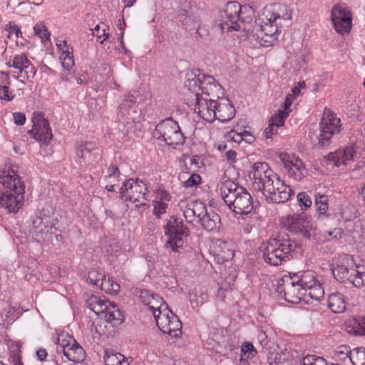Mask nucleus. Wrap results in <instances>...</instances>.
I'll list each match as a JSON object with an SVG mask.
<instances>
[{"label": "nucleus", "mask_w": 365, "mask_h": 365, "mask_svg": "<svg viewBox=\"0 0 365 365\" xmlns=\"http://www.w3.org/2000/svg\"><path fill=\"white\" fill-rule=\"evenodd\" d=\"M251 175H253V187L262 192L268 202L284 203L293 194L290 187L280 180L267 163H255L250 176Z\"/></svg>", "instance_id": "1"}, {"label": "nucleus", "mask_w": 365, "mask_h": 365, "mask_svg": "<svg viewBox=\"0 0 365 365\" xmlns=\"http://www.w3.org/2000/svg\"><path fill=\"white\" fill-rule=\"evenodd\" d=\"M292 17L291 10L284 4H274L264 6L258 19L259 30L257 33L261 39V45L269 46L275 43L282 28Z\"/></svg>", "instance_id": "2"}, {"label": "nucleus", "mask_w": 365, "mask_h": 365, "mask_svg": "<svg viewBox=\"0 0 365 365\" xmlns=\"http://www.w3.org/2000/svg\"><path fill=\"white\" fill-rule=\"evenodd\" d=\"M0 183L9 190L0 192V207L16 213L24 205L25 186L13 170L0 172Z\"/></svg>", "instance_id": "3"}, {"label": "nucleus", "mask_w": 365, "mask_h": 365, "mask_svg": "<svg viewBox=\"0 0 365 365\" xmlns=\"http://www.w3.org/2000/svg\"><path fill=\"white\" fill-rule=\"evenodd\" d=\"M185 87L194 93H199L202 97L220 98L225 95L222 86L212 76L205 75L200 69H193L187 73Z\"/></svg>", "instance_id": "4"}, {"label": "nucleus", "mask_w": 365, "mask_h": 365, "mask_svg": "<svg viewBox=\"0 0 365 365\" xmlns=\"http://www.w3.org/2000/svg\"><path fill=\"white\" fill-rule=\"evenodd\" d=\"M297 244L289 238L277 237L268 240L263 252L264 261L273 266L280 265L292 257Z\"/></svg>", "instance_id": "5"}, {"label": "nucleus", "mask_w": 365, "mask_h": 365, "mask_svg": "<svg viewBox=\"0 0 365 365\" xmlns=\"http://www.w3.org/2000/svg\"><path fill=\"white\" fill-rule=\"evenodd\" d=\"M86 304L96 314L105 318L106 321L113 324V326H118L124 321V315L118 306L107 300L105 297L88 295Z\"/></svg>", "instance_id": "6"}, {"label": "nucleus", "mask_w": 365, "mask_h": 365, "mask_svg": "<svg viewBox=\"0 0 365 365\" xmlns=\"http://www.w3.org/2000/svg\"><path fill=\"white\" fill-rule=\"evenodd\" d=\"M246 9V6H242L237 1L227 2L223 10L220 12L218 27L221 31L229 32L240 30V24L245 21L242 11Z\"/></svg>", "instance_id": "7"}, {"label": "nucleus", "mask_w": 365, "mask_h": 365, "mask_svg": "<svg viewBox=\"0 0 365 365\" xmlns=\"http://www.w3.org/2000/svg\"><path fill=\"white\" fill-rule=\"evenodd\" d=\"M153 136L174 148L183 145L185 140L178 122L172 118H168L159 123L154 130Z\"/></svg>", "instance_id": "8"}, {"label": "nucleus", "mask_w": 365, "mask_h": 365, "mask_svg": "<svg viewBox=\"0 0 365 365\" xmlns=\"http://www.w3.org/2000/svg\"><path fill=\"white\" fill-rule=\"evenodd\" d=\"M165 235L168 237L165 247L174 252H179L184 245L182 237L190 235L189 229L184 225L182 220L171 217L165 226Z\"/></svg>", "instance_id": "9"}, {"label": "nucleus", "mask_w": 365, "mask_h": 365, "mask_svg": "<svg viewBox=\"0 0 365 365\" xmlns=\"http://www.w3.org/2000/svg\"><path fill=\"white\" fill-rule=\"evenodd\" d=\"M340 118L328 108L324 110L319 124L320 133L317 136L318 144L320 146H327L331 143L333 136L341 130Z\"/></svg>", "instance_id": "10"}, {"label": "nucleus", "mask_w": 365, "mask_h": 365, "mask_svg": "<svg viewBox=\"0 0 365 365\" xmlns=\"http://www.w3.org/2000/svg\"><path fill=\"white\" fill-rule=\"evenodd\" d=\"M148 191V185L145 182L130 178L123 182L120 192L122 198L126 201L138 202L135 207L139 208L146 206Z\"/></svg>", "instance_id": "11"}, {"label": "nucleus", "mask_w": 365, "mask_h": 365, "mask_svg": "<svg viewBox=\"0 0 365 365\" xmlns=\"http://www.w3.org/2000/svg\"><path fill=\"white\" fill-rule=\"evenodd\" d=\"M163 309L154 317L159 329L172 337L176 338L182 333V324L178 316L163 305Z\"/></svg>", "instance_id": "12"}, {"label": "nucleus", "mask_w": 365, "mask_h": 365, "mask_svg": "<svg viewBox=\"0 0 365 365\" xmlns=\"http://www.w3.org/2000/svg\"><path fill=\"white\" fill-rule=\"evenodd\" d=\"M304 288L295 282V279L289 272L288 275H284L282 282L278 285L277 291L282 294H284V299L292 304H297L302 300L304 301L306 294Z\"/></svg>", "instance_id": "13"}, {"label": "nucleus", "mask_w": 365, "mask_h": 365, "mask_svg": "<svg viewBox=\"0 0 365 365\" xmlns=\"http://www.w3.org/2000/svg\"><path fill=\"white\" fill-rule=\"evenodd\" d=\"M135 103V97L128 93L125 96L124 99L118 107L119 126L122 125L123 127L122 130L125 134L130 133L135 124L133 115V114L135 113V110L133 109V106Z\"/></svg>", "instance_id": "14"}, {"label": "nucleus", "mask_w": 365, "mask_h": 365, "mask_svg": "<svg viewBox=\"0 0 365 365\" xmlns=\"http://www.w3.org/2000/svg\"><path fill=\"white\" fill-rule=\"evenodd\" d=\"M33 127L29 134L41 145H47L52 138V132L48 120L42 113H36L32 117Z\"/></svg>", "instance_id": "15"}, {"label": "nucleus", "mask_w": 365, "mask_h": 365, "mask_svg": "<svg viewBox=\"0 0 365 365\" xmlns=\"http://www.w3.org/2000/svg\"><path fill=\"white\" fill-rule=\"evenodd\" d=\"M354 260L347 254H340L333 262L331 272L334 278L340 282H346L352 276Z\"/></svg>", "instance_id": "16"}, {"label": "nucleus", "mask_w": 365, "mask_h": 365, "mask_svg": "<svg viewBox=\"0 0 365 365\" xmlns=\"http://www.w3.org/2000/svg\"><path fill=\"white\" fill-rule=\"evenodd\" d=\"M279 158L289 178L300 181L307 175L302 160L294 154L281 153Z\"/></svg>", "instance_id": "17"}, {"label": "nucleus", "mask_w": 365, "mask_h": 365, "mask_svg": "<svg viewBox=\"0 0 365 365\" xmlns=\"http://www.w3.org/2000/svg\"><path fill=\"white\" fill-rule=\"evenodd\" d=\"M284 225L289 232L300 234L307 240H309L314 234L312 223L299 215L287 217L284 222Z\"/></svg>", "instance_id": "18"}, {"label": "nucleus", "mask_w": 365, "mask_h": 365, "mask_svg": "<svg viewBox=\"0 0 365 365\" xmlns=\"http://www.w3.org/2000/svg\"><path fill=\"white\" fill-rule=\"evenodd\" d=\"M351 12L342 6L335 5L331 10V21L336 31L340 34H348L351 29Z\"/></svg>", "instance_id": "19"}, {"label": "nucleus", "mask_w": 365, "mask_h": 365, "mask_svg": "<svg viewBox=\"0 0 365 365\" xmlns=\"http://www.w3.org/2000/svg\"><path fill=\"white\" fill-rule=\"evenodd\" d=\"M195 104L194 110L205 121L212 123L216 120L215 113L216 99L202 97L197 93L195 95Z\"/></svg>", "instance_id": "20"}, {"label": "nucleus", "mask_w": 365, "mask_h": 365, "mask_svg": "<svg viewBox=\"0 0 365 365\" xmlns=\"http://www.w3.org/2000/svg\"><path fill=\"white\" fill-rule=\"evenodd\" d=\"M240 190L239 195L231 201L227 207L236 214L247 215L254 208L253 198L245 188Z\"/></svg>", "instance_id": "21"}, {"label": "nucleus", "mask_w": 365, "mask_h": 365, "mask_svg": "<svg viewBox=\"0 0 365 365\" xmlns=\"http://www.w3.org/2000/svg\"><path fill=\"white\" fill-rule=\"evenodd\" d=\"M183 9L179 14L180 21L185 29L192 31L196 29V33L200 38H202L205 34L200 33L201 28L200 27V19L199 15L192 9V4L191 2L184 5Z\"/></svg>", "instance_id": "22"}, {"label": "nucleus", "mask_w": 365, "mask_h": 365, "mask_svg": "<svg viewBox=\"0 0 365 365\" xmlns=\"http://www.w3.org/2000/svg\"><path fill=\"white\" fill-rule=\"evenodd\" d=\"M207 207L202 202L192 201L187 203L183 210V215L188 223H198L205 215H206Z\"/></svg>", "instance_id": "23"}, {"label": "nucleus", "mask_w": 365, "mask_h": 365, "mask_svg": "<svg viewBox=\"0 0 365 365\" xmlns=\"http://www.w3.org/2000/svg\"><path fill=\"white\" fill-rule=\"evenodd\" d=\"M215 115L216 119L221 122H227L230 120L235 113L234 106L227 98L221 97L217 98L215 101Z\"/></svg>", "instance_id": "24"}, {"label": "nucleus", "mask_w": 365, "mask_h": 365, "mask_svg": "<svg viewBox=\"0 0 365 365\" xmlns=\"http://www.w3.org/2000/svg\"><path fill=\"white\" fill-rule=\"evenodd\" d=\"M220 195L228 205L244 187L230 179H222L218 185Z\"/></svg>", "instance_id": "25"}, {"label": "nucleus", "mask_w": 365, "mask_h": 365, "mask_svg": "<svg viewBox=\"0 0 365 365\" xmlns=\"http://www.w3.org/2000/svg\"><path fill=\"white\" fill-rule=\"evenodd\" d=\"M140 299L142 303L153 312V317L159 313V310L163 309V305H168L158 294H154L148 289L140 291Z\"/></svg>", "instance_id": "26"}, {"label": "nucleus", "mask_w": 365, "mask_h": 365, "mask_svg": "<svg viewBox=\"0 0 365 365\" xmlns=\"http://www.w3.org/2000/svg\"><path fill=\"white\" fill-rule=\"evenodd\" d=\"M354 150L351 147L340 148L334 152L329 153L325 158L328 161L333 163L336 167L341 165H346L349 161L353 160Z\"/></svg>", "instance_id": "27"}, {"label": "nucleus", "mask_w": 365, "mask_h": 365, "mask_svg": "<svg viewBox=\"0 0 365 365\" xmlns=\"http://www.w3.org/2000/svg\"><path fill=\"white\" fill-rule=\"evenodd\" d=\"M71 343V346L68 345L64 348L63 352L64 356L71 361L74 363H79L84 360L86 352L84 349L80 346L73 337H68Z\"/></svg>", "instance_id": "28"}, {"label": "nucleus", "mask_w": 365, "mask_h": 365, "mask_svg": "<svg viewBox=\"0 0 365 365\" xmlns=\"http://www.w3.org/2000/svg\"><path fill=\"white\" fill-rule=\"evenodd\" d=\"M76 153L83 163L91 164L98 155V149L94 143L86 142L78 148Z\"/></svg>", "instance_id": "29"}, {"label": "nucleus", "mask_w": 365, "mask_h": 365, "mask_svg": "<svg viewBox=\"0 0 365 365\" xmlns=\"http://www.w3.org/2000/svg\"><path fill=\"white\" fill-rule=\"evenodd\" d=\"M291 274L295 279V282H297L302 288H304V291H305V293L312 285L315 284V282H317L315 274L312 270L301 271L296 273H291Z\"/></svg>", "instance_id": "30"}, {"label": "nucleus", "mask_w": 365, "mask_h": 365, "mask_svg": "<svg viewBox=\"0 0 365 365\" xmlns=\"http://www.w3.org/2000/svg\"><path fill=\"white\" fill-rule=\"evenodd\" d=\"M9 66L18 69L21 73L24 70L26 73L30 72L32 73V76H34L36 72V68L31 65L25 54L14 56Z\"/></svg>", "instance_id": "31"}, {"label": "nucleus", "mask_w": 365, "mask_h": 365, "mask_svg": "<svg viewBox=\"0 0 365 365\" xmlns=\"http://www.w3.org/2000/svg\"><path fill=\"white\" fill-rule=\"evenodd\" d=\"M346 303L344 296L336 292L329 294L328 298V307L334 313H342L346 310Z\"/></svg>", "instance_id": "32"}, {"label": "nucleus", "mask_w": 365, "mask_h": 365, "mask_svg": "<svg viewBox=\"0 0 365 365\" xmlns=\"http://www.w3.org/2000/svg\"><path fill=\"white\" fill-rule=\"evenodd\" d=\"M201 226L208 232L217 230L220 225V217L215 212H207L199 222Z\"/></svg>", "instance_id": "33"}, {"label": "nucleus", "mask_w": 365, "mask_h": 365, "mask_svg": "<svg viewBox=\"0 0 365 365\" xmlns=\"http://www.w3.org/2000/svg\"><path fill=\"white\" fill-rule=\"evenodd\" d=\"M104 361L106 365H129V362L120 353L113 350H106Z\"/></svg>", "instance_id": "34"}, {"label": "nucleus", "mask_w": 365, "mask_h": 365, "mask_svg": "<svg viewBox=\"0 0 365 365\" xmlns=\"http://www.w3.org/2000/svg\"><path fill=\"white\" fill-rule=\"evenodd\" d=\"M0 74L2 76L0 84V99L6 101H11L14 98V94L9 91V85L11 83L9 76L5 72L1 71Z\"/></svg>", "instance_id": "35"}, {"label": "nucleus", "mask_w": 365, "mask_h": 365, "mask_svg": "<svg viewBox=\"0 0 365 365\" xmlns=\"http://www.w3.org/2000/svg\"><path fill=\"white\" fill-rule=\"evenodd\" d=\"M324 295V288L322 284L317 281L315 284L311 286L309 290H307L304 295V301L309 303V299H314L316 301L320 300Z\"/></svg>", "instance_id": "36"}, {"label": "nucleus", "mask_w": 365, "mask_h": 365, "mask_svg": "<svg viewBox=\"0 0 365 365\" xmlns=\"http://www.w3.org/2000/svg\"><path fill=\"white\" fill-rule=\"evenodd\" d=\"M315 206L319 215L325 216L328 210V196L319 191H316L314 194Z\"/></svg>", "instance_id": "37"}, {"label": "nucleus", "mask_w": 365, "mask_h": 365, "mask_svg": "<svg viewBox=\"0 0 365 365\" xmlns=\"http://www.w3.org/2000/svg\"><path fill=\"white\" fill-rule=\"evenodd\" d=\"M288 357V352H270L267 356V362L269 365H286Z\"/></svg>", "instance_id": "38"}, {"label": "nucleus", "mask_w": 365, "mask_h": 365, "mask_svg": "<svg viewBox=\"0 0 365 365\" xmlns=\"http://www.w3.org/2000/svg\"><path fill=\"white\" fill-rule=\"evenodd\" d=\"M99 287L102 290L110 294H117L120 291V285L110 277L106 278L105 276Z\"/></svg>", "instance_id": "39"}, {"label": "nucleus", "mask_w": 365, "mask_h": 365, "mask_svg": "<svg viewBox=\"0 0 365 365\" xmlns=\"http://www.w3.org/2000/svg\"><path fill=\"white\" fill-rule=\"evenodd\" d=\"M351 277L347 282H351L354 287L361 288L365 286V272H361L356 269L351 271Z\"/></svg>", "instance_id": "40"}, {"label": "nucleus", "mask_w": 365, "mask_h": 365, "mask_svg": "<svg viewBox=\"0 0 365 365\" xmlns=\"http://www.w3.org/2000/svg\"><path fill=\"white\" fill-rule=\"evenodd\" d=\"M353 365H365V349L357 348L354 350L350 356Z\"/></svg>", "instance_id": "41"}, {"label": "nucleus", "mask_w": 365, "mask_h": 365, "mask_svg": "<svg viewBox=\"0 0 365 365\" xmlns=\"http://www.w3.org/2000/svg\"><path fill=\"white\" fill-rule=\"evenodd\" d=\"M71 48H67L66 51H63L61 55L60 58L61 59L62 66L67 70H70L74 65L73 56Z\"/></svg>", "instance_id": "42"}, {"label": "nucleus", "mask_w": 365, "mask_h": 365, "mask_svg": "<svg viewBox=\"0 0 365 365\" xmlns=\"http://www.w3.org/2000/svg\"><path fill=\"white\" fill-rule=\"evenodd\" d=\"M105 275L103 272L92 269L88 273L87 281L91 284L98 287L101 281L104 279Z\"/></svg>", "instance_id": "43"}, {"label": "nucleus", "mask_w": 365, "mask_h": 365, "mask_svg": "<svg viewBox=\"0 0 365 365\" xmlns=\"http://www.w3.org/2000/svg\"><path fill=\"white\" fill-rule=\"evenodd\" d=\"M289 112L284 110H279L272 118L269 120L271 125H273L277 129L279 127L282 126L284 123V120L287 117Z\"/></svg>", "instance_id": "44"}, {"label": "nucleus", "mask_w": 365, "mask_h": 365, "mask_svg": "<svg viewBox=\"0 0 365 365\" xmlns=\"http://www.w3.org/2000/svg\"><path fill=\"white\" fill-rule=\"evenodd\" d=\"M34 31L35 34L38 36L42 41L49 40L50 33L44 24L41 23L36 24L34 27Z\"/></svg>", "instance_id": "45"}, {"label": "nucleus", "mask_w": 365, "mask_h": 365, "mask_svg": "<svg viewBox=\"0 0 365 365\" xmlns=\"http://www.w3.org/2000/svg\"><path fill=\"white\" fill-rule=\"evenodd\" d=\"M352 352L350 351V348L347 346H341L334 351V356L341 361H345L349 359Z\"/></svg>", "instance_id": "46"}, {"label": "nucleus", "mask_w": 365, "mask_h": 365, "mask_svg": "<svg viewBox=\"0 0 365 365\" xmlns=\"http://www.w3.org/2000/svg\"><path fill=\"white\" fill-rule=\"evenodd\" d=\"M302 365H327V363L324 358L312 355L303 358Z\"/></svg>", "instance_id": "47"}, {"label": "nucleus", "mask_w": 365, "mask_h": 365, "mask_svg": "<svg viewBox=\"0 0 365 365\" xmlns=\"http://www.w3.org/2000/svg\"><path fill=\"white\" fill-rule=\"evenodd\" d=\"M297 201L299 202V205L302 210H307L310 207L312 204L310 197L305 192H299L297 195Z\"/></svg>", "instance_id": "48"}, {"label": "nucleus", "mask_w": 365, "mask_h": 365, "mask_svg": "<svg viewBox=\"0 0 365 365\" xmlns=\"http://www.w3.org/2000/svg\"><path fill=\"white\" fill-rule=\"evenodd\" d=\"M153 204L154 206L153 214L158 218H160L161 215L165 213L168 208V204L165 202H160L156 200H153Z\"/></svg>", "instance_id": "49"}, {"label": "nucleus", "mask_w": 365, "mask_h": 365, "mask_svg": "<svg viewBox=\"0 0 365 365\" xmlns=\"http://www.w3.org/2000/svg\"><path fill=\"white\" fill-rule=\"evenodd\" d=\"M200 162L199 158L195 156L189 158V167L187 166V163L185 164L186 173H195L197 171V169L200 168Z\"/></svg>", "instance_id": "50"}, {"label": "nucleus", "mask_w": 365, "mask_h": 365, "mask_svg": "<svg viewBox=\"0 0 365 365\" xmlns=\"http://www.w3.org/2000/svg\"><path fill=\"white\" fill-rule=\"evenodd\" d=\"M201 181V178L198 174L192 173L189 178L183 182L185 187H192L199 185Z\"/></svg>", "instance_id": "51"}, {"label": "nucleus", "mask_w": 365, "mask_h": 365, "mask_svg": "<svg viewBox=\"0 0 365 365\" xmlns=\"http://www.w3.org/2000/svg\"><path fill=\"white\" fill-rule=\"evenodd\" d=\"M68 337H72L68 334H62L58 335L56 341V344L61 348L62 351H64V348L67 347L68 345H71L73 343L71 342Z\"/></svg>", "instance_id": "52"}, {"label": "nucleus", "mask_w": 365, "mask_h": 365, "mask_svg": "<svg viewBox=\"0 0 365 365\" xmlns=\"http://www.w3.org/2000/svg\"><path fill=\"white\" fill-rule=\"evenodd\" d=\"M241 351L247 358H252L257 354L253 344L250 342H245L242 346Z\"/></svg>", "instance_id": "53"}, {"label": "nucleus", "mask_w": 365, "mask_h": 365, "mask_svg": "<svg viewBox=\"0 0 365 365\" xmlns=\"http://www.w3.org/2000/svg\"><path fill=\"white\" fill-rule=\"evenodd\" d=\"M156 196L154 200L168 202L170 201L171 196L170 195L163 189H158L156 190Z\"/></svg>", "instance_id": "54"}, {"label": "nucleus", "mask_w": 365, "mask_h": 365, "mask_svg": "<svg viewBox=\"0 0 365 365\" xmlns=\"http://www.w3.org/2000/svg\"><path fill=\"white\" fill-rule=\"evenodd\" d=\"M92 31L93 35L96 36L98 38L100 39L101 38L103 37V40L101 41V43H103V41H106L109 36V34L106 32V29H101L100 25H96Z\"/></svg>", "instance_id": "55"}, {"label": "nucleus", "mask_w": 365, "mask_h": 365, "mask_svg": "<svg viewBox=\"0 0 365 365\" xmlns=\"http://www.w3.org/2000/svg\"><path fill=\"white\" fill-rule=\"evenodd\" d=\"M34 226L36 233H44L48 231L47 225L43 224L41 218H37L34 221Z\"/></svg>", "instance_id": "56"}, {"label": "nucleus", "mask_w": 365, "mask_h": 365, "mask_svg": "<svg viewBox=\"0 0 365 365\" xmlns=\"http://www.w3.org/2000/svg\"><path fill=\"white\" fill-rule=\"evenodd\" d=\"M7 29L9 30L10 34H15L16 38H20L22 36L20 28L15 24L14 22L10 21L6 25Z\"/></svg>", "instance_id": "57"}, {"label": "nucleus", "mask_w": 365, "mask_h": 365, "mask_svg": "<svg viewBox=\"0 0 365 365\" xmlns=\"http://www.w3.org/2000/svg\"><path fill=\"white\" fill-rule=\"evenodd\" d=\"M14 121L17 125H23L26 122L25 114L20 112H15L13 113Z\"/></svg>", "instance_id": "58"}, {"label": "nucleus", "mask_w": 365, "mask_h": 365, "mask_svg": "<svg viewBox=\"0 0 365 365\" xmlns=\"http://www.w3.org/2000/svg\"><path fill=\"white\" fill-rule=\"evenodd\" d=\"M120 171L116 165H110L108 169V175L106 178H118L120 175Z\"/></svg>", "instance_id": "59"}, {"label": "nucleus", "mask_w": 365, "mask_h": 365, "mask_svg": "<svg viewBox=\"0 0 365 365\" xmlns=\"http://www.w3.org/2000/svg\"><path fill=\"white\" fill-rule=\"evenodd\" d=\"M257 340L262 348H265L268 344L267 335L263 331L258 333Z\"/></svg>", "instance_id": "60"}, {"label": "nucleus", "mask_w": 365, "mask_h": 365, "mask_svg": "<svg viewBox=\"0 0 365 365\" xmlns=\"http://www.w3.org/2000/svg\"><path fill=\"white\" fill-rule=\"evenodd\" d=\"M11 358L14 365H24L21 361V356L18 351H12L11 354Z\"/></svg>", "instance_id": "61"}, {"label": "nucleus", "mask_w": 365, "mask_h": 365, "mask_svg": "<svg viewBox=\"0 0 365 365\" xmlns=\"http://www.w3.org/2000/svg\"><path fill=\"white\" fill-rule=\"evenodd\" d=\"M243 141L247 143L251 144L255 140V137L249 131L243 130L242 132Z\"/></svg>", "instance_id": "62"}, {"label": "nucleus", "mask_w": 365, "mask_h": 365, "mask_svg": "<svg viewBox=\"0 0 365 365\" xmlns=\"http://www.w3.org/2000/svg\"><path fill=\"white\" fill-rule=\"evenodd\" d=\"M277 129L273 125H271V123H269L268 127H267L264 130V135L267 138H272V135L277 133Z\"/></svg>", "instance_id": "63"}, {"label": "nucleus", "mask_w": 365, "mask_h": 365, "mask_svg": "<svg viewBox=\"0 0 365 365\" xmlns=\"http://www.w3.org/2000/svg\"><path fill=\"white\" fill-rule=\"evenodd\" d=\"M295 98H294V95H291L290 93L287 94L285 101L284 102V111H288L289 108Z\"/></svg>", "instance_id": "64"}]
</instances>
